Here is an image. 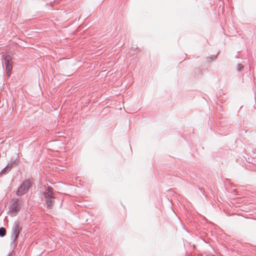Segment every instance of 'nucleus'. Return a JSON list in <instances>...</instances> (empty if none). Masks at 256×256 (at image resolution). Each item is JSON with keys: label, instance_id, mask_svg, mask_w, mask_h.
Returning a JSON list of instances; mask_svg holds the SVG:
<instances>
[{"label": "nucleus", "instance_id": "obj_1", "mask_svg": "<svg viewBox=\"0 0 256 256\" xmlns=\"http://www.w3.org/2000/svg\"><path fill=\"white\" fill-rule=\"evenodd\" d=\"M31 186V182L30 180L24 181L16 192L18 196H20L26 194Z\"/></svg>", "mask_w": 256, "mask_h": 256}, {"label": "nucleus", "instance_id": "obj_2", "mask_svg": "<svg viewBox=\"0 0 256 256\" xmlns=\"http://www.w3.org/2000/svg\"><path fill=\"white\" fill-rule=\"evenodd\" d=\"M20 232V224L18 222H14L12 230L11 240L14 244Z\"/></svg>", "mask_w": 256, "mask_h": 256}, {"label": "nucleus", "instance_id": "obj_3", "mask_svg": "<svg viewBox=\"0 0 256 256\" xmlns=\"http://www.w3.org/2000/svg\"><path fill=\"white\" fill-rule=\"evenodd\" d=\"M20 204L18 202V200L14 201L10 206L9 213L12 216H16L20 210Z\"/></svg>", "mask_w": 256, "mask_h": 256}, {"label": "nucleus", "instance_id": "obj_4", "mask_svg": "<svg viewBox=\"0 0 256 256\" xmlns=\"http://www.w3.org/2000/svg\"><path fill=\"white\" fill-rule=\"evenodd\" d=\"M2 62L6 65V74L8 76H10V71L12 70V65L10 63V59L9 55H2Z\"/></svg>", "mask_w": 256, "mask_h": 256}, {"label": "nucleus", "instance_id": "obj_5", "mask_svg": "<svg viewBox=\"0 0 256 256\" xmlns=\"http://www.w3.org/2000/svg\"><path fill=\"white\" fill-rule=\"evenodd\" d=\"M43 194L45 198H54V194L52 192V188L48 186L47 187L45 190L43 192Z\"/></svg>", "mask_w": 256, "mask_h": 256}, {"label": "nucleus", "instance_id": "obj_6", "mask_svg": "<svg viewBox=\"0 0 256 256\" xmlns=\"http://www.w3.org/2000/svg\"><path fill=\"white\" fill-rule=\"evenodd\" d=\"M16 161L13 162H10V164H8L5 168H4L2 170L1 173L2 174H6L8 172H10L12 168V166L14 164L16 163Z\"/></svg>", "mask_w": 256, "mask_h": 256}, {"label": "nucleus", "instance_id": "obj_7", "mask_svg": "<svg viewBox=\"0 0 256 256\" xmlns=\"http://www.w3.org/2000/svg\"><path fill=\"white\" fill-rule=\"evenodd\" d=\"M54 198H49L46 199V202L48 208H52L54 204Z\"/></svg>", "mask_w": 256, "mask_h": 256}, {"label": "nucleus", "instance_id": "obj_8", "mask_svg": "<svg viewBox=\"0 0 256 256\" xmlns=\"http://www.w3.org/2000/svg\"><path fill=\"white\" fill-rule=\"evenodd\" d=\"M6 229L4 228H0V236H4L6 235Z\"/></svg>", "mask_w": 256, "mask_h": 256}, {"label": "nucleus", "instance_id": "obj_9", "mask_svg": "<svg viewBox=\"0 0 256 256\" xmlns=\"http://www.w3.org/2000/svg\"><path fill=\"white\" fill-rule=\"evenodd\" d=\"M244 68V66L242 65L241 64H238L236 66V69L238 71H240L242 68Z\"/></svg>", "mask_w": 256, "mask_h": 256}]
</instances>
